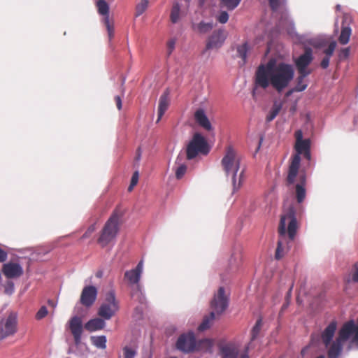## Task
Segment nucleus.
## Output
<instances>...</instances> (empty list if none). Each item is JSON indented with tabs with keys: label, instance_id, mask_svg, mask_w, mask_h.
<instances>
[{
	"label": "nucleus",
	"instance_id": "nucleus-60",
	"mask_svg": "<svg viewBox=\"0 0 358 358\" xmlns=\"http://www.w3.org/2000/svg\"><path fill=\"white\" fill-rule=\"evenodd\" d=\"M306 350H307V348H305L302 349V350H301V355H302L303 356L305 355Z\"/></svg>",
	"mask_w": 358,
	"mask_h": 358
},
{
	"label": "nucleus",
	"instance_id": "nucleus-22",
	"mask_svg": "<svg viewBox=\"0 0 358 358\" xmlns=\"http://www.w3.org/2000/svg\"><path fill=\"white\" fill-rule=\"evenodd\" d=\"M344 342L339 340L338 338L329 345V348L327 352V355L329 358H338L343 350Z\"/></svg>",
	"mask_w": 358,
	"mask_h": 358
},
{
	"label": "nucleus",
	"instance_id": "nucleus-2",
	"mask_svg": "<svg viewBox=\"0 0 358 358\" xmlns=\"http://www.w3.org/2000/svg\"><path fill=\"white\" fill-rule=\"evenodd\" d=\"M294 70L292 65L285 63H276L270 59L266 64H260L256 72L255 83L257 87L266 89L270 85L277 92H281L293 80Z\"/></svg>",
	"mask_w": 358,
	"mask_h": 358
},
{
	"label": "nucleus",
	"instance_id": "nucleus-5",
	"mask_svg": "<svg viewBox=\"0 0 358 358\" xmlns=\"http://www.w3.org/2000/svg\"><path fill=\"white\" fill-rule=\"evenodd\" d=\"M143 271V261L141 260L134 268L127 270L124 273V279L131 289V297L140 303L144 301L143 286L141 278Z\"/></svg>",
	"mask_w": 358,
	"mask_h": 358
},
{
	"label": "nucleus",
	"instance_id": "nucleus-14",
	"mask_svg": "<svg viewBox=\"0 0 358 358\" xmlns=\"http://www.w3.org/2000/svg\"><path fill=\"white\" fill-rule=\"evenodd\" d=\"M69 327L73 336L76 345H79L81 342L83 334V321L81 317L74 316L69 322Z\"/></svg>",
	"mask_w": 358,
	"mask_h": 358
},
{
	"label": "nucleus",
	"instance_id": "nucleus-52",
	"mask_svg": "<svg viewBox=\"0 0 358 358\" xmlns=\"http://www.w3.org/2000/svg\"><path fill=\"white\" fill-rule=\"evenodd\" d=\"M141 157V148H138L136 150V157H135L136 161H137V162L140 161Z\"/></svg>",
	"mask_w": 358,
	"mask_h": 358
},
{
	"label": "nucleus",
	"instance_id": "nucleus-35",
	"mask_svg": "<svg viewBox=\"0 0 358 358\" xmlns=\"http://www.w3.org/2000/svg\"><path fill=\"white\" fill-rule=\"evenodd\" d=\"M281 109V106L280 105L275 104L271 110H270L269 113L266 116V122H271L273 120L275 119V117L278 115L280 110Z\"/></svg>",
	"mask_w": 358,
	"mask_h": 358
},
{
	"label": "nucleus",
	"instance_id": "nucleus-27",
	"mask_svg": "<svg viewBox=\"0 0 358 358\" xmlns=\"http://www.w3.org/2000/svg\"><path fill=\"white\" fill-rule=\"evenodd\" d=\"M92 343L99 349L104 350L106 348L107 339L106 336H93L90 338Z\"/></svg>",
	"mask_w": 358,
	"mask_h": 358
},
{
	"label": "nucleus",
	"instance_id": "nucleus-62",
	"mask_svg": "<svg viewBox=\"0 0 358 358\" xmlns=\"http://www.w3.org/2000/svg\"><path fill=\"white\" fill-rule=\"evenodd\" d=\"M221 164H224V158H222V160H221Z\"/></svg>",
	"mask_w": 358,
	"mask_h": 358
},
{
	"label": "nucleus",
	"instance_id": "nucleus-37",
	"mask_svg": "<svg viewBox=\"0 0 358 358\" xmlns=\"http://www.w3.org/2000/svg\"><path fill=\"white\" fill-rule=\"evenodd\" d=\"M187 171V166L185 164H181L177 167L176 170V177L178 179H180L185 174Z\"/></svg>",
	"mask_w": 358,
	"mask_h": 358
},
{
	"label": "nucleus",
	"instance_id": "nucleus-45",
	"mask_svg": "<svg viewBox=\"0 0 358 358\" xmlns=\"http://www.w3.org/2000/svg\"><path fill=\"white\" fill-rule=\"evenodd\" d=\"M330 58L328 57H324L321 61L320 66L322 69H326L328 68L329 65Z\"/></svg>",
	"mask_w": 358,
	"mask_h": 358
},
{
	"label": "nucleus",
	"instance_id": "nucleus-57",
	"mask_svg": "<svg viewBox=\"0 0 358 358\" xmlns=\"http://www.w3.org/2000/svg\"><path fill=\"white\" fill-rule=\"evenodd\" d=\"M220 355H221L222 358H224V348L220 346Z\"/></svg>",
	"mask_w": 358,
	"mask_h": 358
},
{
	"label": "nucleus",
	"instance_id": "nucleus-63",
	"mask_svg": "<svg viewBox=\"0 0 358 358\" xmlns=\"http://www.w3.org/2000/svg\"><path fill=\"white\" fill-rule=\"evenodd\" d=\"M176 163L179 164L178 158L176 159Z\"/></svg>",
	"mask_w": 358,
	"mask_h": 358
},
{
	"label": "nucleus",
	"instance_id": "nucleus-25",
	"mask_svg": "<svg viewBox=\"0 0 358 358\" xmlns=\"http://www.w3.org/2000/svg\"><path fill=\"white\" fill-rule=\"evenodd\" d=\"M239 351V347L237 344L225 343V358H238Z\"/></svg>",
	"mask_w": 358,
	"mask_h": 358
},
{
	"label": "nucleus",
	"instance_id": "nucleus-20",
	"mask_svg": "<svg viewBox=\"0 0 358 358\" xmlns=\"http://www.w3.org/2000/svg\"><path fill=\"white\" fill-rule=\"evenodd\" d=\"M355 324L354 321L350 320L345 323L338 331V338L343 342H345L352 334H354Z\"/></svg>",
	"mask_w": 358,
	"mask_h": 358
},
{
	"label": "nucleus",
	"instance_id": "nucleus-28",
	"mask_svg": "<svg viewBox=\"0 0 358 358\" xmlns=\"http://www.w3.org/2000/svg\"><path fill=\"white\" fill-rule=\"evenodd\" d=\"M352 30L349 27H342L341 34L338 37V41L342 45L347 44L351 36Z\"/></svg>",
	"mask_w": 358,
	"mask_h": 358
},
{
	"label": "nucleus",
	"instance_id": "nucleus-46",
	"mask_svg": "<svg viewBox=\"0 0 358 358\" xmlns=\"http://www.w3.org/2000/svg\"><path fill=\"white\" fill-rule=\"evenodd\" d=\"M138 178H139L138 171H135L133 173V176L131 177V182L133 183V185H136L138 181Z\"/></svg>",
	"mask_w": 358,
	"mask_h": 358
},
{
	"label": "nucleus",
	"instance_id": "nucleus-34",
	"mask_svg": "<svg viewBox=\"0 0 358 358\" xmlns=\"http://www.w3.org/2000/svg\"><path fill=\"white\" fill-rule=\"evenodd\" d=\"M249 50L247 43L242 44L237 48V52L238 57L243 59V64L245 63L247 59V52Z\"/></svg>",
	"mask_w": 358,
	"mask_h": 358
},
{
	"label": "nucleus",
	"instance_id": "nucleus-13",
	"mask_svg": "<svg viewBox=\"0 0 358 358\" xmlns=\"http://www.w3.org/2000/svg\"><path fill=\"white\" fill-rule=\"evenodd\" d=\"M195 345V337L192 332L181 335L176 343L177 348L184 352H189L194 350Z\"/></svg>",
	"mask_w": 358,
	"mask_h": 358
},
{
	"label": "nucleus",
	"instance_id": "nucleus-59",
	"mask_svg": "<svg viewBox=\"0 0 358 358\" xmlns=\"http://www.w3.org/2000/svg\"><path fill=\"white\" fill-rule=\"evenodd\" d=\"M229 15L227 12H225V23L228 21Z\"/></svg>",
	"mask_w": 358,
	"mask_h": 358
},
{
	"label": "nucleus",
	"instance_id": "nucleus-47",
	"mask_svg": "<svg viewBox=\"0 0 358 358\" xmlns=\"http://www.w3.org/2000/svg\"><path fill=\"white\" fill-rule=\"evenodd\" d=\"M14 292V285L13 282H9L8 287L5 289V292L8 294H11Z\"/></svg>",
	"mask_w": 358,
	"mask_h": 358
},
{
	"label": "nucleus",
	"instance_id": "nucleus-50",
	"mask_svg": "<svg viewBox=\"0 0 358 358\" xmlns=\"http://www.w3.org/2000/svg\"><path fill=\"white\" fill-rule=\"evenodd\" d=\"M352 341L358 345V326L355 325V329L354 331V337L352 338Z\"/></svg>",
	"mask_w": 358,
	"mask_h": 358
},
{
	"label": "nucleus",
	"instance_id": "nucleus-51",
	"mask_svg": "<svg viewBox=\"0 0 358 358\" xmlns=\"http://www.w3.org/2000/svg\"><path fill=\"white\" fill-rule=\"evenodd\" d=\"M117 107L119 110L122 108V100L119 96H115Z\"/></svg>",
	"mask_w": 358,
	"mask_h": 358
},
{
	"label": "nucleus",
	"instance_id": "nucleus-41",
	"mask_svg": "<svg viewBox=\"0 0 358 358\" xmlns=\"http://www.w3.org/2000/svg\"><path fill=\"white\" fill-rule=\"evenodd\" d=\"M272 10H276L284 0H268Z\"/></svg>",
	"mask_w": 358,
	"mask_h": 358
},
{
	"label": "nucleus",
	"instance_id": "nucleus-33",
	"mask_svg": "<svg viewBox=\"0 0 358 358\" xmlns=\"http://www.w3.org/2000/svg\"><path fill=\"white\" fill-rule=\"evenodd\" d=\"M149 0H141L136 7V16L138 17L142 15L148 8Z\"/></svg>",
	"mask_w": 358,
	"mask_h": 358
},
{
	"label": "nucleus",
	"instance_id": "nucleus-8",
	"mask_svg": "<svg viewBox=\"0 0 358 358\" xmlns=\"http://www.w3.org/2000/svg\"><path fill=\"white\" fill-rule=\"evenodd\" d=\"M210 148L206 138L200 134L195 133L187 146L186 153L187 159L195 158L199 154L207 155Z\"/></svg>",
	"mask_w": 358,
	"mask_h": 358
},
{
	"label": "nucleus",
	"instance_id": "nucleus-15",
	"mask_svg": "<svg viewBox=\"0 0 358 358\" xmlns=\"http://www.w3.org/2000/svg\"><path fill=\"white\" fill-rule=\"evenodd\" d=\"M97 296V289L94 286L85 287L80 296V302L83 305L89 307L95 301Z\"/></svg>",
	"mask_w": 358,
	"mask_h": 358
},
{
	"label": "nucleus",
	"instance_id": "nucleus-10",
	"mask_svg": "<svg viewBox=\"0 0 358 358\" xmlns=\"http://www.w3.org/2000/svg\"><path fill=\"white\" fill-rule=\"evenodd\" d=\"M17 315L11 312L8 317L0 321V340L15 334L17 331Z\"/></svg>",
	"mask_w": 358,
	"mask_h": 358
},
{
	"label": "nucleus",
	"instance_id": "nucleus-40",
	"mask_svg": "<svg viewBox=\"0 0 358 358\" xmlns=\"http://www.w3.org/2000/svg\"><path fill=\"white\" fill-rule=\"evenodd\" d=\"M48 309L45 306H42L38 311L36 313V318L37 320H41L42 318L45 317L48 315Z\"/></svg>",
	"mask_w": 358,
	"mask_h": 358
},
{
	"label": "nucleus",
	"instance_id": "nucleus-58",
	"mask_svg": "<svg viewBox=\"0 0 358 358\" xmlns=\"http://www.w3.org/2000/svg\"><path fill=\"white\" fill-rule=\"evenodd\" d=\"M90 234H89V233L86 231V232L83 234V237H82V238H86L89 237V236H90Z\"/></svg>",
	"mask_w": 358,
	"mask_h": 358
},
{
	"label": "nucleus",
	"instance_id": "nucleus-31",
	"mask_svg": "<svg viewBox=\"0 0 358 358\" xmlns=\"http://www.w3.org/2000/svg\"><path fill=\"white\" fill-rule=\"evenodd\" d=\"M180 6L178 2L173 3L171 12V20L173 23H177L180 19Z\"/></svg>",
	"mask_w": 358,
	"mask_h": 358
},
{
	"label": "nucleus",
	"instance_id": "nucleus-61",
	"mask_svg": "<svg viewBox=\"0 0 358 358\" xmlns=\"http://www.w3.org/2000/svg\"><path fill=\"white\" fill-rule=\"evenodd\" d=\"M227 297L225 296V299H224V301H225V308L227 307Z\"/></svg>",
	"mask_w": 358,
	"mask_h": 358
},
{
	"label": "nucleus",
	"instance_id": "nucleus-39",
	"mask_svg": "<svg viewBox=\"0 0 358 358\" xmlns=\"http://www.w3.org/2000/svg\"><path fill=\"white\" fill-rule=\"evenodd\" d=\"M241 0H225V7L229 10H233L239 4Z\"/></svg>",
	"mask_w": 358,
	"mask_h": 358
},
{
	"label": "nucleus",
	"instance_id": "nucleus-56",
	"mask_svg": "<svg viewBox=\"0 0 358 358\" xmlns=\"http://www.w3.org/2000/svg\"><path fill=\"white\" fill-rule=\"evenodd\" d=\"M136 185H133V183H130L129 187H128V191L129 192H131L132 191L133 188L134 187V186H136Z\"/></svg>",
	"mask_w": 358,
	"mask_h": 358
},
{
	"label": "nucleus",
	"instance_id": "nucleus-48",
	"mask_svg": "<svg viewBox=\"0 0 358 358\" xmlns=\"http://www.w3.org/2000/svg\"><path fill=\"white\" fill-rule=\"evenodd\" d=\"M8 257L7 252L0 248V262H3Z\"/></svg>",
	"mask_w": 358,
	"mask_h": 358
},
{
	"label": "nucleus",
	"instance_id": "nucleus-26",
	"mask_svg": "<svg viewBox=\"0 0 358 358\" xmlns=\"http://www.w3.org/2000/svg\"><path fill=\"white\" fill-rule=\"evenodd\" d=\"M308 75H310V74L304 73H299V76L296 78V85L294 86V87L292 90L293 92H303L306 89V87L308 86V83L305 80V78Z\"/></svg>",
	"mask_w": 358,
	"mask_h": 358
},
{
	"label": "nucleus",
	"instance_id": "nucleus-29",
	"mask_svg": "<svg viewBox=\"0 0 358 358\" xmlns=\"http://www.w3.org/2000/svg\"><path fill=\"white\" fill-rule=\"evenodd\" d=\"M124 358H135L137 354V346L136 345H125L123 349Z\"/></svg>",
	"mask_w": 358,
	"mask_h": 358
},
{
	"label": "nucleus",
	"instance_id": "nucleus-7",
	"mask_svg": "<svg viewBox=\"0 0 358 358\" xmlns=\"http://www.w3.org/2000/svg\"><path fill=\"white\" fill-rule=\"evenodd\" d=\"M213 310L208 316H206L201 324L198 327L199 331H203L210 328L212 322L215 317V313H222L224 311V287H220L217 295L211 302Z\"/></svg>",
	"mask_w": 358,
	"mask_h": 358
},
{
	"label": "nucleus",
	"instance_id": "nucleus-4",
	"mask_svg": "<svg viewBox=\"0 0 358 358\" xmlns=\"http://www.w3.org/2000/svg\"><path fill=\"white\" fill-rule=\"evenodd\" d=\"M241 156L231 145L225 150V176L232 187L234 194L240 189L244 181L245 169L241 167Z\"/></svg>",
	"mask_w": 358,
	"mask_h": 358
},
{
	"label": "nucleus",
	"instance_id": "nucleus-55",
	"mask_svg": "<svg viewBox=\"0 0 358 358\" xmlns=\"http://www.w3.org/2000/svg\"><path fill=\"white\" fill-rule=\"evenodd\" d=\"M48 305H49L50 306L52 307L53 308H56V306H57V303H56V302H55V301H52V300H48Z\"/></svg>",
	"mask_w": 358,
	"mask_h": 358
},
{
	"label": "nucleus",
	"instance_id": "nucleus-32",
	"mask_svg": "<svg viewBox=\"0 0 358 358\" xmlns=\"http://www.w3.org/2000/svg\"><path fill=\"white\" fill-rule=\"evenodd\" d=\"M262 326V318H259L256 321V323H255V326L252 327V331H251V339H250L251 342L255 341L257 338V337L258 336V335L261 331Z\"/></svg>",
	"mask_w": 358,
	"mask_h": 358
},
{
	"label": "nucleus",
	"instance_id": "nucleus-44",
	"mask_svg": "<svg viewBox=\"0 0 358 358\" xmlns=\"http://www.w3.org/2000/svg\"><path fill=\"white\" fill-rule=\"evenodd\" d=\"M352 279L354 282H358V263H355L354 265V270L352 275Z\"/></svg>",
	"mask_w": 358,
	"mask_h": 358
},
{
	"label": "nucleus",
	"instance_id": "nucleus-30",
	"mask_svg": "<svg viewBox=\"0 0 358 358\" xmlns=\"http://www.w3.org/2000/svg\"><path fill=\"white\" fill-rule=\"evenodd\" d=\"M96 7L98 13L104 16V17H109V6L104 0H99L96 2Z\"/></svg>",
	"mask_w": 358,
	"mask_h": 358
},
{
	"label": "nucleus",
	"instance_id": "nucleus-21",
	"mask_svg": "<svg viewBox=\"0 0 358 358\" xmlns=\"http://www.w3.org/2000/svg\"><path fill=\"white\" fill-rule=\"evenodd\" d=\"M170 103L169 99V92L166 90L160 96L159 100V107H158V119L157 122H159L166 110H167Z\"/></svg>",
	"mask_w": 358,
	"mask_h": 358
},
{
	"label": "nucleus",
	"instance_id": "nucleus-18",
	"mask_svg": "<svg viewBox=\"0 0 358 358\" xmlns=\"http://www.w3.org/2000/svg\"><path fill=\"white\" fill-rule=\"evenodd\" d=\"M337 328V322L334 320L331 321L329 325L324 329V330L322 332L321 338L322 343L326 347L329 346L331 342L332 341L333 337L334 336L335 332Z\"/></svg>",
	"mask_w": 358,
	"mask_h": 358
},
{
	"label": "nucleus",
	"instance_id": "nucleus-49",
	"mask_svg": "<svg viewBox=\"0 0 358 358\" xmlns=\"http://www.w3.org/2000/svg\"><path fill=\"white\" fill-rule=\"evenodd\" d=\"M249 345L245 348L244 352L240 354L239 358H250L248 355Z\"/></svg>",
	"mask_w": 358,
	"mask_h": 358
},
{
	"label": "nucleus",
	"instance_id": "nucleus-36",
	"mask_svg": "<svg viewBox=\"0 0 358 358\" xmlns=\"http://www.w3.org/2000/svg\"><path fill=\"white\" fill-rule=\"evenodd\" d=\"M336 48V41H331L329 45L328 48H326L324 50V53L325 54V57H328L331 58V57L333 55L334 52Z\"/></svg>",
	"mask_w": 358,
	"mask_h": 358
},
{
	"label": "nucleus",
	"instance_id": "nucleus-42",
	"mask_svg": "<svg viewBox=\"0 0 358 358\" xmlns=\"http://www.w3.org/2000/svg\"><path fill=\"white\" fill-rule=\"evenodd\" d=\"M176 43V38H171L167 42L168 55H171L172 53V52L173 51V50L175 48Z\"/></svg>",
	"mask_w": 358,
	"mask_h": 358
},
{
	"label": "nucleus",
	"instance_id": "nucleus-16",
	"mask_svg": "<svg viewBox=\"0 0 358 358\" xmlns=\"http://www.w3.org/2000/svg\"><path fill=\"white\" fill-rule=\"evenodd\" d=\"M224 41V37L222 30H219L217 32H214L209 38L205 51L209 50H217L222 47Z\"/></svg>",
	"mask_w": 358,
	"mask_h": 358
},
{
	"label": "nucleus",
	"instance_id": "nucleus-64",
	"mask_svg": "<svg viewBox=\"0 0 358 358\" xmlns=\"http://www.w3.org/2000/svg\"><path fill=\"white\" fill-rule=\"evenodd\" d=\"M170 358H176V357H170Z\"/></svg>",
	"mask_w": 358,
	"mask_h": 358
},
{
	"label": "nucleus",
	"instance_id": "nucleus-53",
	"mask_svg": "<svg viewBox=\"0 0 358 358\" xmlns=\"http://www.w3.org/2000/svg\"><path fill=\"white\" fill-rule=\"evenodd\" d=\"M95 229H96L95 224H92L91 226L89 227L87 231L91 234L92 233H93L95 231Z\"/></svg>",
	"mask_w": 358,
	"mask_h": 358
},
{
	"label": "nucleus",
	"instance_id": "nucleus-43",
	"mask_svg": "<svg viewBox=\"0 0 358 358\" xmlns=\"http://www.w3.org/2000/svg\"><path fill=\"white\" fill-rule=\"evenodd\" d=\"M350 55V48H343L340 50L338 57L340 59H345Z\"/></svg>",
	"mask_w": 358,
	"mask_h": 358
},
{
	"label": "nucleus",
	"instance_id": "nucleus-38",
	"mask_svg": "<svg viewBox=\"0 0 358 358\" xmlns=\"http://www.w3.org/2000/svg\"><path fill=\"white\" fill-rule=\"evenodd\" d=\"M103 22L106 26L108 34L110 39L113 36L114 29L113 25L110 24L109 17H106L103 18Z\"/></svg>",
	"mask_w": 358,
	"mask_h": 358
},
{
	"label": "nucleus",
	"instance_id": "nucleus-54",
	"mask_svg": "<svg viewBox=\"0 0 358 358\" xmlns=\"http://www.w3.org/2000/svg\"><path fill=\"white\" fill-rule=\"evenodd\" d=\"M218 21L220 23H224V12H221L217 17Z\"/></svg>",
	"mask_w": 358,
	"mask_h": 358
},
{
	"label": "nucleus",
	"instance_id": "nucleus-6",
	"mask_svg": "<svg viewBox=\"0 0 358 358\" xmlns=\"http://www.w3.org/2000/svg\"><path fill=\"white\" fill-rule=\"evenodd\" d=\"M120 216L117 213H114L105 224L98 243L105 247L111 241H113L119 231V222Z\"/></svg>",
	"mask_w": 358,
	"mask_h": 358
},
{
	"label": "nucleus",
	"instance_id": "nucleus-1",
	"mask_svg": "<svg viewBox=\"0 0 358 358\" xmlns=\"http://www.w3.org/2000/svg\"><path fill=\"white\" fill-rule=\"evenodd\" d=\"M295 138L294 150L296 153L290 159L286 183L288 187L294 185L296 199L300 203L304 201L306 196V174L303 171L299 170L301 155H303L308 161L310 160V140L303 139L301 130H297L295 132Z\"/></svg>",
	"mask_w": 358,
	"mask_h": 358
},
{
	"label": "nucleus",
	"instance_id": "nucleus-12",
	"mask_svg": "<svg viewBox=\"0 0 358 358\" xmlns=\"http://www.w3.org/2000/svg\"><path fill=\"white\" fill-rule=\"evenodd\" d=\"M243 262V247L239 245H234L230 251L227 263L229 271H236L241 266Z\"/></svg>",
	"mask_w": 358,
	"mask_h": 358
},
{
	"label": "nucleus",
	"instance_id": "nucleus-19",
	"mask_svg": "<svg viewBox=\"0 0 358 358\" xmlns=\"http://www.w3.org/2000/svg\"><path fill=\"white\" fill-rule=\"evenodd\" d=\"M3 274L8 278H13L20 276L23 269L19 264L8 263L3 265Z\"/></svg>",
	"mask_w": 358,
	"mask_h": 358
},
{
	"label": "nucleus",
	"instance_id": "nucleus-17",
	"mask_svg": "<svg viewBox=\"0 0 358 358\" xmlns=\"http://www.w3.org/2000/svg\"><path fill=\"white\" fill-rule=\"evenodd\" d=\"M194 120L203 129L208 131L213 130L212 124L203 109L199 108L195 111Z\"/></svg>",
	"mask_w": 358,
	"mask_h": 358
},
{
	"label": "nucleus",
	"instance_id": "nucleus-9",
	"mask_svg": "<svg viewBox=\"0 0 358 358\" xmlns=\"http://www.w3.org/2000/svg\"><path fill=\"white\" fill-rule=\"evenodd\" d=\"M119 310L118 301L116 300L113 291L108 292L105 297L104 302L99 309V315L104 320H110Z\"/></svg>",
	"mask_w": 358,
	"mask_h": 358
},
{
	"label": "nucleus",
	"instance_id": "nucleus-23",
	"mask_svg": "<svg viewBox=\"0 0 358 358\" xmlns=\"http://www.w3.org/2000/svg\"><path fill=\"white\" fill-rule=\"evenodd\" d=\"M106 326V322L102 318H94L89 320L85 324V328L90 332L101 330Z\"/></svg>",
	"mask_w": 358,
	"mask_h": 358
},
{
	"label": "nucleus",
	"instance_id": "nucleus-11",
	"mask_svg": "<svg viewBox=\"0 0 358 358\" xmlns=\"http://www.w3.org/2000/svg\"><path fill=\"white\" fill-rule=\"evenodd\" d=\"M313 60V50L310 48H306L304 52L294 60L298 73H311L308 66Z\"/></svg>",
	"mask_w": 358,
	"mask_h": 358
},
{
	"label": "nucleus",
	"instance_id": "nucleus-24",
	"mask_svg": "<svg viewBox=\"0 0 358 358\" xmlns=\"http://www.w3.org/2000/svg\"><path fill=\"white\" fill-rule=\"evenodd\" d=\"M192 27V29L197 33L206 34L213 29V24L212 22H205L201 21L197 24L193 23Z\"/></svg>",
	"mask_w": 358,
	"mask_h": 358
},
{
	"label": "nucleus",
	"instance_id": "nucleus-3",
	"mask_svg": "<svg viewBox=\"0 0 358 358\" xmlns=\"http://www.w3.org/2000/svg\"><path fill=\"white\" fill-rule=\"evenodd\" d=\"M299 227V224L297 221L295 208L290 206L283 211L280 216L278 228L279 239L275 253L276 259H282L289 250L286 235L287 234L289 241H294Z\"/></svg>",
	"mask_w": 358,
	"mask_h": 358
}]
</instances>
